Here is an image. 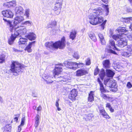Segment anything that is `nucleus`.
<instances>
[{
    "instance_id": "58",
    "label": "nucleus",
    "mask_w": 132,
    "mask_h": 132,
    "mask_svg": "<svg viewBox=\"0 0 132 132\" xmlns=\"http://www.w3.org/2000/svg\"><path fill=\"white\" fill-rule=\"evenodd\" d=\"M42 107L41 106H39L37 108V110L38 111H39L41 110H42Z\"/></svg>"
},
{
    "instance_id": "18",
    "label": "nucleus",
    "mask_w": 132,
    "mask_h": 132,
    "mask_svg": "<svg viewBox=\"0 0 132 132\" xmlns=\"http://www.w3.org/2000/svg\"><path fill=\"white\" fill-rule=\"evenodd\" d=\"M103 67L106 69H109L110 67L111 64L109 60H106L103 61L102 62Z\"/></svg>"
},
{
    "instance_id": "57",
    "label": "nucleus",
    "mask_w": 132,
    "mask_h": 132,
    "mask_svg": "<svg viewBox=\"0 0 132 132\" xmlns=\"http://www.w3.org/2000/svg\"><path fill=\"white\" fill-rule=\"evenodd\" d=\"M106 107L109 108L111 106L110 103H108L106 104Z\"/></svg>"
},
{
    "instance_id": "20",
    "label": "nucleus",
    "mask_w": 132,
    "mask_h": 132,
    "mask_svg": "<svg viewBox=\"0 0 132 132\" xmlns=\"http://www.w3.org/2000/svg\"><path fill=\"white\" fill-rule=\"evenodd\" d=\"M100 112L101 115H102L103 117L106 119H109L110 118L107 113L105 112L104 110H100Z\"/></svg>"
},
{
    "instance_id": "19",
    "label": "nucleus",
    "mask_w": 132,
    "mask_h": 132,
    "mask_svg": "<svg viewBox=\"0 0 132 132\" xmlns=\"http://www.w3.org/2000/svg\"><path fill=\"white\" fill-rule=\"evenodd\" d=\"M98 82L100 86V89L101 93H105L107 91L109 92L106 89H105L103 87V84L101 82L99 78H98Z\"/></svg>"
},
{
    "instance_id": "17",
    "label": "nucleus",
    "mask_w": 132,
    "mask_h": 132,
    "mask_svg": "<svg viewBox=\"0 0 132 132\" xmlns=\"http://www.w3.org/2000/svg\"><path fill=\"white\" fill-rule=\"evenodd\" d=\"M15 11L16 14L22 15L23 13L24 9L22 7L19 6L16 7Z\"/></svg>"
},
{
    "instance_id": "9",
    "label": "nucleus",
    "mask_w": 132,
    "mask_h": 132,
    "mask_svg": "<svg viewBox=\"0 0 132 132\" xmlns=\"http://www.w3.org/2000/svg\"><path fill=\"white\" fill-rule=\"evenodd\" d=\"M54 75L53 76H50V75H47L46 73H44L43 75L42 78L44 81L46 82L47 84L52 83L53 81L52 80L53 77Z\"/></svg>"
},
{
    "instance_id": "29",
    "label": "nucleus",
    "mask_w": 132,
    "mask_h": 132,
    "mask_svg": "<svg viewBox=\"0 0 132 132\" xmlns=\"http://www.w3.org/2000/svg\"><path fill=\"white\" fill-rule=\"evenodd\" d=\"M56 24L57 22L55 20L52 21L49 23L47 26V27L48 28H52L56 26Z\"/></svg>"
},
{
    "instance_id": "12",
    "label": "nucleus",
    "mask_w": 132,
    "mask_h": 132,
    "mask_svg": "<svg viewBox=\"0 0 132 132\" xmlns=\"http://www.w3.org/2000/svg\"><path fill=\"white\" fill-rule=\"evenodd\" d=\"M78 92L75 89L71 90L69 95V98L72 100H75L76 99V97L77 96Z\"/></svg>"
},
{
    "instance_id": "5",
    "label": "nucleus",
    "mask_w": 132,
    "mask_h": 132,
    "mask_svg": "<svg viewBox=\"0 0 132 132\" xmlns=\"http://www.w3.org/2000/svg\"><path fill=\"white\" fill-rule=\"evenodd\" d=\"M104 84L106 85L108 83V86L111 88L110 90L115 92L118 90L117 86L116 81L114 80H110L109 78L105 79L104 81Z\"/></svg>"
},
{
    "instance_id": "10",
    "label": "nucleus",
    "mask_w": 132,
    "mask_h": 132,
    "mask_svg": "<svg viewBox=\"0 0 132 132\" xmlns=\"http://www.w3.org/2000/svg\"><path fill=\"white\" fill-rule=\"evenodd\" d=\"M24 20L23 17L22 16H16L14 18V21L13 23L14 27L18 24L22 22Z\"/></svg>"
},
{
    "instance_id": "54",
    "label": "nucleus",
    "mask_w": 132,
    "mask_h": 132,
    "mask_svg": "<svg viewBox=\"0 0 132 132\" xmlns=\"http://www.w3.org/2000/svg\"><path fill=\"white\" fill-rule=\"evenodd\" d=\"M40 118V116L38 115H37L35 118V121H39V119Z\"/></svg>"
},
{
    "instance_id": "35",
    "label": "nucleus",
    "mask_w": 132,
    "mask_h": 132,
    "mask_svg": "<svg viewBox=\"0 0 132 132\" xmlns=\"http://www.w3.org/2000/svg\"><path fill=\"white\" fill-rule=\"evenodd\" d=\"M121 20L123 22L127 23H128L131 21H132V17H130L127 18H122Z\"/></svg>"
},
{
    "instance_id": "27",
    "label": "nucleus",
    "mask_w": 132,
    "mask_h": 132,
    "mask_svg": "<svg viewBox=\"0 0 132 132\" xmlns=\"http://www.w3.org/2000/svg\"><path fill=\"white\" fill-rule=\"evenodd\" d=\"M99 75L101 79L103 80L105 76V72L104 69H102L100 71Z\"/></svg>"
},
{
    "instance_id": "51",
    "label": "nucleus",
    "mask_w": 132,
    "mask_h": 132,
    "mask_svg": "<svg viewBox=\"0 0 132 132\" xmlns=\"http://www.w3.org/2000/svg\"><path fill=\"white\" fill-rule=\"evenodd\" d=\"M25 120V119L24 117L22 119L21 122V123L20 126H22L24 124Z\"/></svg>"
},
{
    "instance_id": "61",
    "label": "nucleus",
    "mask_w": 132,
    "mask_h": 132,
    "mask_svg": "<svg viewBox=\"0 0 132 132\" xmlns=\"http://www.w3.org/2000/svg\"><path fill=\"white\" fill-rule=\"evenodd\" d=\"M21 126L20 125L19 126L18 130V132H20L21 131Z\"/></svg>"
},
{
    "instance_id": "56",
    "label": "nucleus",
    "mask_w": 132,
    "mask_h": 132,
    "mask_svg": "<svg viewBox=\"0 0 132 132\" xmlns=\"http://www.w3.org/2000/svg\"><path fill=\"white\" fill-rule=\"evenodd\" d=\"M12 49L14 52H20V50H18L15 48H13Z\"/></svg>"
},
{
    "instance_id": "6",
    "label": "nucleus",
    "mask_w": 132,
    "mask_h": 132,
    "mask_svg": "<svg viewBox=\"0 0 132 132\" xmlns=\"http://www.w3.org/2000/svg\"><path fill=\"white\" fill-rule=\"evenodd\" d=\"M10 70L13 73H17L20 72L23 66L18 62L13 61L12 62Z\"/></svg>"
},
{
    "instance_id": "64",
    "label": "nucleus",
    "mask_w": 132,
    "mask_h": 132,
    "mask_svg": "<svg viewBox=\"0 0 132 132\" xmlns=\"http://www.w3.org/2000/svg\"><path fill=\"white\" fill-rule=\"evenodd\" d=\"M129 28L132 31V23L129 26Z\"/></svg>"
},
{
    "instance_id": "45",
    "label": "nucleus",
    "mask_w": 132,
    "mask_h": 132,
    "mask_svg": "<svg viewBox=\"0 0 132 132\" xmlns=\"http://www.w3.org/2000/svg\"><path fill=\"white\" fill-rule=\"evenodd\" d=\"M106 20H105L102 23V24H101L100 26L101 27L100 29L101 30H103L104 28V26L105 24V23L106 22Z\"/></svg>"
},
{
    "instance_id": "30",
    "label": "nucleus",
    "mask_w": 132,
    "mask_h": 132,
    "mask_svg": "<svg viewBox=\"0 0 132 132\" xmlns=\"http://www.w3.org/2000/svg\"><path fill=\"white\" fill-rule=\"evenodd\" d=\"M62 0H57L55 4V7H59V8L61 9L62 5Z\"/></svg>"
},
{
    "instance_id": "52",
    "label": "nucleus",
    "mask_w": 132,
    "mask_h": 132,
    "mask_svg": "<svg viewBox=\"0 0 132 132\" xmlns=\"http://www.w3.org/2000/svg\"><path fill=\"white\" fill-rule=\"evenodd\" d=\"M6 128H7V127L8 128V129L6 130L7 131H10L11 130V126L10 125H6Z\"/></svg>"
},
{
    "instance_id": "25",
    "label": "nucleus",
    "mask_w": 132,
    "mask_h": 132,
    "mask_svg": "<svg viewBox=\"0 0 132 132\" xmlns=\"http://www.w3.org/2000/svg\"><path fill=\"white\" fill-rule=\"evenodd\" d=\"M117 31L119 33H120L121 35L123 34L124 35V34H123L122 32H126L128 31V30H127L126 28L125 27H119L117 29Z\"/></svg>"
},
{
    "instance_id": "11",
    "label": "nucleus",
    "mask_w": 132,
    "mask_h": 132,
    "mask_svg": "<svg viewBox=\"0 0 132 132\" xmlns=\"http://www.w3.org/2000/svg\"><path fill=\"white\" fill-rule=\"evenodd\" d=\"M1 13L4 16L7 18H12L14 15V14L11 11L9 10L2 11Z\"/></svg>"
},
{
    "instance_id": "37",
    "label": "nucleus",
    "mask_w": 132,
    "mask_h": 132,
    "mask_svg": "<svg viewBox=\"0 0 132 132\" xmlns=\"http://www.w3.org/2000/svg\"><path fill=\"white\" fill-rule=\"evenodd\" d=\"M5 55L4 54H2L0 55V64L5 62Z\"/></svg>"
},
{
    "instance_id": "62",
    "label": "nucleus",
    "mask_w": 132,
    "mask_h": 132,
    "mask_svg": "<svg viewBox=\"0 0 132 132\" xmlns=\"http://www.w3.org/2000/svg\"><path fill=\"white\" fill-rule=\"evenodd\" d=\"M127 65L126 66L127 67L128 66H130L131 65V64L129 62H126V63H125Z\"/></svg>"
},
{
    "instance_id": "28",
    "label": "nucleus",
    "mask_w": 132,
    "mask_h": 132,
    "mask_svg": "<svg viewBox=\"0 0 132 132\" xmlns=\"http://www.w3.org/2000/svg\"><path fill=\"white\" fill-rule=\"evenodd\" d=\"M58 76H54V77L56 78V80L57 82L63 81H65V77L62 76H59L58 77Z\"/></svg>"
},
{
    "instance_id": "4",
    "label": "nucleus",
    "mask_w": 132,
    "mask_h": 132,
    "mask_svg": "<svg viewBox=\"0 0 132 132\" xmlns=\"http://www.w3.org/2000/svg\"><path fill=\"white\" fill-rule=\"evenodd\" d=\"M63 64L67 68L73 70L76 69L77 67L78 68L83 67L84 65V64L82 63H77L67 61H64Z\"/></svg>"
},
{
    "instance_id": "53",
    "label": "nucleus",
    "mask_w": 132,
    "mask_h": 132,
    "mask_svg": "<svg viewBox=\"0 0 132 132\" xmlns=\"http://www.w3.org/2000/svg\"><path fill=\"white\" fill-rule=\"evenodd\" d=\"M87 117L88 118V119L90 120H92V119L93 118V116L92 114H89L88 115Z\"/></svg>"
},
{
    "instance_id": "59",
    "label": "nucleus",
    "mask_w": 132,
    "mask_h": 132,
    "mask_svg": "<svg viewBox=\"0 0 132 132\" xmlns=\"http://www.w3.org/2000/svg\"><path fill=\"white\" fill-rule=\"evenodd\" d=\"M3 100L2 97L0 95V102L1 103L3 102Z\"/></svg>"
},
{
    "instance_id": "38",
    "label": "nucleus",
    "mask_w": 132,
    "mask_h": 132,
    "mask_svg": "<svg viewBox=\"0 0 132 132\" xmlns=\"http://www.w3.org/2000/svg\"><path fill=\"white\" fill-rule=\"evenodd\" d=\"M101 97L105 99H113L112 97H111L109 96L106 95V94H104V93H101Z\"/></svg>"
},
{
    "instance_id": "47",
    "label": "nucleus",
    "mask_w": 132,
    "mask_h": 132,
    "mask_svg": "<svg viewBox=\"0 0 132 132\" xmlns=\"http://www.w3.org/2000/svg\"><path fill=\"white\" fill-rule=\"evenodd\" d=\"M73 56L74 57L77 59L79 58V56L77 52H75L74 53L73 55Z\"/></svg>"
},
{
    "instance_id": "40",
    "label": "nucleus",
    "mask_w": 132,
    "mask_h": 132,
    "mask_svg": "<svg viewBox=\"0 0 132 132\" xmlns=\"http://www.w3.org/2000/svg\"><path fill=\"white\" fill-rule=\"evenodd\" d=\"M59 99H57L56 100L55 103V106L56 107L57 110L58 111H60L61 110V108L59 107Z\"/></svg>"
},
{
    "instance_id": "44",
    "label": "nucleus",
    "mask_w": 132,
    "mask_h": 132,
    "mask_svg": "<svg viewBox=\"0 0 132 132\" xmlns=\"http://www.w3.org/2000/svg\"><path fill=\"white\" fill-rule=\"evenodd\" d=\"M126 50L129 52H132V45H130L127 46Z\"/></svg>"
},
{
    "instance_id": "42",
    "label": "nucleus",
    "mask_w": 132,
    "mask_h": 132,
    "mask_svg": "<svg viewBox=\"0 0 132 132\" xmlns=\"http://www.w3.org/2000/svg\"><path fill=\"white\" fill-rule=\"evenodd\" d=\"M53 10L54 11L56 15L59 14L61 11V9L58 8H53Z\"/></svg>"
},
{
    "instance_id": "36",
    "label": "nucleus",
    "mask_w": 132,
    "mask_h": 132,
    "mask_svg": "<svg viewBox=\"0 0 132 132\" xmlns=\"http://www.w3.org/2000/svg\"><path fill=\"white\" fill-rule=\"evenodd\" d=\"M98 36L100 39L102 44V45L105 44V42L103 35L101 33H100L98 35Z\"/></svg>"
},
{
    "instance_id": "43",
    "label": "nucleus",
    "mask_w": 132,
    "mask_h": 132,
    "mask_svg": "<svg viewBox=\"0 0 132 132\" xmlns=\"http://www.w3.org/2000/svg\"><path fill=\"white\" fill-rule=\"evenodd\" d=\"M104 8L105 9V15H108L109 12L108 5H104Z\"/></svg>"
},
{
    "instance_id": "3",
    "label": "nucleus",
    "mask_w": 132,
    "mask_h": 132,
    "mask_svg": "<svg viewBox=\"0 0 132 132\" xmlns=\"http://www.w3.org/2000/svg\"><path fill=\"white\" fill-rule=\"evenodd\" d=\"M124 34L120 35V34L113 35L112 36L113 38L116 40L119 39L117 41V45L119 47H123L127 44V41L125 37H123Z\"/></svg>"
},
{
    "instance_id": "14",
    "label": "nucleus",
    "mask_w": 132,
    "mask_h": 132,
    "mask_svg": "<svg viewBox=\"0 0 132 132\" xmlns=\"http://www.w3.org/2000/svg\"><path fill=\"white\" fill-rule=\"evenodd\" d=\"M3 20L5 22H6V24L9 27V29L11 32H12L14 30V26L12 21L7 20L6 19L3 18Z\"/></svg>"
},
{
    "instance_id": "31",
    "label": "nucleus",
    "mask_w": 132,
    "mask_h": 132,
    "mask_svg": "<svg viewBox=\"0 0 132 132\" xmlns=\"http://www.w3.org/2000/svg\"><path fill=\"white\" fill-rule=\"evenodd\" d=\"M30 13V10L29 8L25 9L24 14V16H26V18H28L29 16Z\"/></svg>"
},
{
    "instance_id": "13",
    "label": "nucleus",
    "mask_w": 132,
    "mask_h": 132,
    "mask_svg": "<svg viewBox=\"0 0 132 132\" xmlns=\"http://www.w3.org/2000/svg\"><path fill=\"white\" fill-rule=\"evenodd\" d=\"M63 70L62 68L59 66H57L56 67L54 70L53 71V72L54 76H59Z\"/></svg>"
},
{
    "instance_id": "60",
    "label": "nucleus",
    "mask_w": 132,
    "mask_h": 132,
    "mask_svg": "<svg viewBox=\"0 0 132 132\" xmlns=\"http://www.w3.org/2000/svg\"><path fill=\"white\" fill-rule=\"evenodd\" d=\"M111 112H114V110L112 109V107L109 108Z\"/></svg>"
},
{
    "instance_id": "63",
    "label": "nucleus",
    "mask_w": 132,
    "mask_h": 132,
    "mask_svg": "<svg viewBox=\"0 0 132 132\" xmlns=\"http://www.w3.org/2000/svg\"><path fill=\"white\" fill-rule=\"evenodd\" d=\"M101 1L104 3L107 4L108 3V0H101Z\"/></svg>"
},
{
    "instance_id": "41",
    "label": "nucleus",
    "mask_w": 132,
    "mask_h": 132,
    "mask_svg": "<svg viewBox=\"0 0 132 132\" xmlns=\"http://www.w3.org/2000/svg\"><path fill=\"white\" fill-rule=\"evenodd\" d=\"M22 24L29 26H31L32 24V22L30 21H27L23 22Z\"/></svg>"
},
{
    "instance_id": "55",
    "label": "nucleus",
    "mask_w": 132,
    "mask_h": 132,
    "mask_svg": "<svg viewBox=\"0 0 132 132\" xmlns=\"http://www.w3.org/2000/svg\"><path fill=\"white\" fill-rule=\"evenodd\" d=\"M39 124V121H35V126L36 128L38 126Z\"/></svg>"
},
{
    "instance_id": "24",
    "label": "nucleus",
    "mask_w": 132,
    "mask_h": 132,
    "mask_svg": "<svg viewBox=\"0 0 132 132\" xmlns=\"http://www.w3.org/2000/svg\"><path fill=\"white\" fill-rule=\"evenodd\" d=\"M77 33V31L75 30H72L70 33V38L72 40H74L76 37Z\"/></svg>"
},
{
    "instance_id": "21",
    "label": "nucleus",
    "mask_w": 132,
    "mask_h": 132,
    "mask_svg": "<svg viewBox=\"0 0 132 132\" xmlns=\"http://www.w3.org/2000/svg\"><path fill=\"white\" fill-rule=\"evenodd\" d=\"M94 92L91 91L89 94L88 97V101L92 102L94 100Z\"/></svg>"
},
{
    "instance_id": "50",
    "label": "nucleus",
    "mask_w": 132,
    "mask_h": 132,
    "mask_svg": "<svg viewBox=\"0 0 132 132\" xmlns=\"http://www.w3.org/2000/svg\"><path fill=\"white\" fill-rule=\"evenodd\" d=\"M126 86L129 89L132 87V85L130 82H128Z\"/></svg>"
},
{
    "instance_id": "34",
    "label": "nucleus",
    "mask_w": 132,
    "mask_h": 132,
    "mask_svg": "<svg viewBox=\"0 0 132 132\" xmlns=\"http://www.w3.org/2000/svg\"><path fill=\"white\" fill-rule=\"evenodd\" d=\"M16 4V2L15 1H13L6 3V5L9 7L11 6H14Z\"/></svg>"
},
{
    "instance_id": "39",
    "label": "nucleus",
    "mask_w": 132,
    "mask_h": 132,
    "mask_svg": "<svg viewBox=\"0 0 132 132\" xmlns=\"http://www.w3.org/2000/svg\"><path fill=\"white\" fill-rule=\"evenodd\" d=\"M89 36L90 38L94 42H96L97 40L96 36L94 34H90Z\"/></svg>"
},
{
    "instance_id": "32",
    "label": "nucleus",
    "mask_w": 132,
    "mask_h": 132,
    "mask_svg": "<svg viewBox=\"0 0 132 132\" xmlns=\"http://www.w3.org/2000/svg\"><path fill=\"white\" fill-rule=\"evenodd\" d=\"M36 35L33 33H31L27 36V38L31 40H34L36 38Z\"/></svg>"
},
{
    "instance_id": "26",
    "label": "nucleus",
    "mask_w": 132,
    "mask_h": 132,
    "mask_svg": "<svg viewBox=\"0 0 132 132\" xmlns=\"http://www.w3.org/2000/svg\"><path fill=\"white\" fill-rule=\"evenodd\" d=\"M106 72L107 76L109 77H112L115 74L114 72L109 69H107Z\"/></svg>"
},
{
    "instance_id": "8",
    "label": "nucleus",
    "mask_w": 132,
    "mask_h": 132,
    "mask_svg": "<svg viewBox=\"0 0 132 132\" xmlns=\"http://www.w3.org/2000/svg\"><path fill=\"white\" fill-rule=\"evenodd\" d=\"M109 42L110 45L109 46L106 47L105 50V51L109 53L116 54V52L111 49L112 48L114 50L117 51L120 50L119 49L115 47V42L113 40L110 39Z\"/></svg>"
},
{
    "instance_id": "15",
    "label": "nucleus",
    "mask_w": 132,
    "mask_h": 132,
    "mask_svg": "<svg viewBox=\"0 0 132 132\" xmlns=\"http://www.w3.org/2000/svg\"><path fill=\"white\" fill-rule=\"evenodd\" d=\"M87 73V72L86 70L83 69H82L78 70L76 71V75L77 76L79 77L85 75Z\"/></svg>"
},
{
    "instance_id": "49",
    "label": "nucleus",
    "mask_w": 132,
    "mask_h": 132,
    "mask_svg": "<svg viewBox=\"0 0 132 132\" xmlns=\"http://www.w3.org/2000/svg\"><path fill=\"white\" fill-rule=\"evenodd\" d=\"M127 37L129 40H132V32L128 34L127 35Z\"/></svg>"
},
{
    "instance_id": "16",
    "label": "nucleus",
    "mask_w": 132,
    "mask_h": 132,
    "mask_svg": "<svg viewBox=\"0 0 132 132\" xmlns=\"http://www.w3.org/2000/svg\"><path fill=\"white\" fill-rule=\"evenodd\" d=\"M17 37L16 34L14 33L11 34L10 38L8 39V43L10 45H12L13 44Z\"/></svg>"
},
{
    "instance_id": "46",
    "label": "nucleus",
    "mask_w": 132,
    "mask_h": 132,
    "mask_svg": "<svg viewBox=\"0 0 132 132\" xmlns=\"http://www.w3.org/2000/svg\"><path fill=\"white\" fill-rule=\"evenodd\" d=\"M86 65H89L90 63L91 62L90 59L89 58H88L86 60Z\"/></svg>"
},
{
    "instance_id": "1",
    "label": "nucleus",
    "mask_w": 132,
    "mask_h": 132,
    "mask_svg": "<svg viewBox=\"0 0 132 132\" xmlns=\"http://www.w3.org/2000/svg\"><path fill=\"white\" fill-rule=\"evenodd\" d=\"M93 12L94 14H91L88 16L89 19V22L91 24L95 25L103 22V18L102 16H99L104 14V11L100 7L93 9Z\"/></svg>"
},
{
    "instance_id": "33",
    "label": "nucleus",
    "mask_w": 132,
    "mask_h": 132,
    "mask_svg": "<svg viewBox=\"0 0 132 132\" xmlns=\"http://www.w3.org/2000/svg\"><path fill=\"white\" fill-rule=\"evenodd\" d=\"M121 55L125 57H129L131 56L132 53L131 52H129L128 51H124L121 54Z\"/></svg>"
},
{
    "instance_id": "22",
    "label": "nucleus",
    "mask_w": 132,
    "mask_h": 132,
    "mask_svg": "<svg viewBox=\"0 0 132 132\" xmlns=\"http://www.w3.org/2000/svg\"><path fill=\"white\" fill-rule=\"evenodd\" d=\"M35 41L30 43L27 46L26 48H25V51H27L29 53L31 52L32 51V50L31 48L32 45L35 44Z\"/></svg>"
},
{
    "instance_id": "7",
    "label": "nucleus",
    "mask_w": 132,
    "mask_h": 132,
    "mask_svg": "<svg viewBox=\"0 0 132 132\" xmlns=\"http://www.w3.org/2000/svg\"><path fill=\"white\" fill-rule=\"evenodd\" d=\"M14 30L15 31L14 33L16 34L17 36L24 35L27 32L26 27L24 26H19L16 27H14Z\"/></svg>"
},
{
    "instance_id": "23",
    "label": "nucleus",
    "mask_w": 132,
    "mask_h": 132,
    "mask_svg": "<svg viewBox=\"0 0 132 132\" xmlns=\"http://www.w3.org/2000/svg\"><path fill=\"white\" fill-rule=\"evenodd\" d=\"M27 41L28 39L27 38L23 37L20 38L19 39L18 44L19 45L26 44Z\"/></svg>"
},
{
    "instance_id": "48",
    "label": "nucleus",
    "mask_w": 132,
    "mask_h": 132,
    "mask_svg": "<svg viewBox=\"0 0 132 132\" xmlns=\"http://www.w3.org/2000/svg\"><path fill=\"white\" fill-rule=\"evenodd\" d=\"M99 70L98 68L97 67L95 69V72H94V75H96L98 74L99 73Z\"/></svg>"
},
{
    "instance_id": "2",
    "label": "nucleus",
    "mask_w": 132,
    "mask_h": 132,
    "mask_svg": "<svg viewBox=\"0 0 132 132\" xmlns=\"http://www.w3.org/2000/svg\"><path fill=\"white\" fill-rule=\"evenodd\" d=\"M65 38L63 37L61 40L56 42L54 43L52 42H47L45 44V46L48 48L50 49L51 51L52 50L59 48L60 49L63 48L65 46Z\"/></svg>"
}]
</instances>
